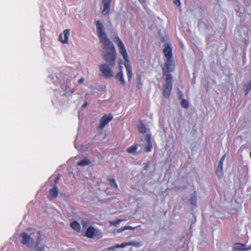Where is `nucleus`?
<instances>
[{
  "label": "nucleus",
  "instance_id": "nucleus-14",
  "mask_svg": "<svg viewBox=\"0 0 251 251\" xmlns=\"http://www.w3.org/2000/svg\"><path fill=\"white\" fill-rule=\"evenodd\" d=\"M121 71L118 73L116 75V78L118 79L122 85H125L126 83L124 77V74L122 71V67L120 66Z\"/></svg>",
  "mask_w": 251,
  "mask_h": 251
},
{
  "label": "nucleus",
  "instance_id": "nucleus-39",
  "mask_svg": "<svg viewBox=\"0 0 251 251\" xmlns=\"http://www.w3.org/2000/svg\"><path fill=\"white\" fill-rule=\"evenodd\" d=\"M120 245H119V244H117V245H115L114 246L115 249H116V248H120Z\"/></svg>",
  "mask_w": 251,
  "mask_h": 251
},
{
  "label": "nucleus",
  "instance_id": "nucleus-30",
  "mask_svg": "<svg viewBox=\"0 0 251 251\" xmlns=\"http://www.w3.org/2000/svg\"><path fill=\"white\" fill-rule=\"evenodd\" d=\"M145 140L147 141V143H151V135L150 134H147L146 135Z\"/></svg>",
  "mask_w": 251,
  "mask_h": 251
},
{
  "label": "nucleus",
  "instance_id": "nucleus-19",
  "mask_svg": "<svg viewBox=\"0 0 251 251\" xmlns=\"http://www.w3.org/2000/svg\"><path fill=\"white\" fill-rule=\"evenodd\" d=\"M90 163V161L88 159H84L78 162L77 163V165L80 166H84L89 165Z\"/></svg>",
  "mask_w": 251,
  "mask_h": 251
},
{
  "label": "nucleus",
  "instance_id": "nucleus-5",
  "mask_svg": "<svg viewBox=\"0 0 251 251\" xmlns=\"http://www.w3.org/2000/svg\"><path fill=\"white\" fill-rule=\"evenodd\" d=\"M85 236L88 238H96L100 239L102 237L103 233L100 230L96 229L93 226H90L87 228Z\"/></svg>",
  "mask_w": 251,
  "mask_h": 251
},
{
  "label": "nucleus",
  "instance_id": "nucleus-3",
  "mask_svg": "<svg viewBox=\"0 0 251 251\" xmlns=\"http://www.w3.org/2000/svg\"><path fill=\"white\" fill-rule=\"evenodd\" d=\"M163 52L166 60L165 62L164 67L162 68L163 73L172 72L174 70L172 48L169 46H167L164 49Z\"/></svg>",
  "mask_w": 251,
  "mask_h": 251
},
{
  "label": "nucleus",
  "instance_id": "nucleus-35",
  "mask_svg": "<svg viewBox=\"0 0 251 251\" xmlns=\"http://www.w3.org/2000/svg\"><path fill=\"white\" fill-rule=\"evenodd\" d=\"M84 79L83 77H81L78 80V83L79 84H82L84 82Z\"/></svg>",
  "mask_w": 251,
  "mask_h": 251
},
{
  "label": "nucleus",
  "instance_id": "nucleus-40",
  "mask_svg": "<svg viewBox=\"0 0 251 251\" xmlns=\"http://www.w3.org/2000/svg\"><path fill=\"white\" fill-rule=\"evenodd\" d=\"M250 249H251V246L250 247L247 248L246 250H247V251H248V250H250Z\"/></svg>",
  "mask_w": 251,
  "mask_h": 251
},
{
  "label": "nucleus",
  "instance_id": "nucleus-11",
  "mask_svg": "<svg viewBox=\"0 0 251 251\" xmlns=\"http://www.w3.org/2000/svg\"><path fill=\"white\" fill-rule=\"evenodd\" d=\"M64 38L62 39V34H61L59 36V40L63 44L68 43V38L70 36V30L69 29H66L63 31Z\"/></svg>",
  "mask_w": 251,
  "mask_h": 251
},
{
  "label": "nucleus",
  "instance_id": "nucleus-38",
  "mask_svg": "<svg viewBox=\"0 0 251 251\" xmlns=\"http://www.w3.org/2000/svg\"><path fill=\"white\" fill-rule=\"evenodd\" d=\"M139 1V2L141 3V4H143V3H145V2H146V0H138Z\"/></svg>",
  "mask_w": 251,
  "mask_h": 251
},
{
  "label": "nucleus",
  "instance_id": "nucleus-18",
  "mask_svg": "<svg viewBox=\"0 0 251 251\" xmlns=\"http://www.w3.org/2000/svg\"><path fill=\"white\" fill-rule=\"evenodd\" d=\"M223 164L219 162L218 166L217 168L216 173L218 176H220L222 175V172H223Z\"/></svg>",
  "mask_w": 251,
  "mask_h": 251
},
{
  "label": "nucleus",
  "instance_id": "nucleus-9",
  "mask_svg": "<svg viewBox=\"0 0 251 251\" xmlns=\"http://www.w3.org/2000/svg\"><path fill=\"white\" fill-rule=\"evenodd\" d=\"M119 49V52L122 55L124 59L125 60V63L129 62V60L128 58V56L126 52V50L125 48V45L123 44L120 45L118 46Z\"/></svg>",
  "mask_w": 251,
  "mask_h": 251
},
{
  "label": "nucleus",
  "instance_id": "nucleus-21",
  "mask_svg": "<svg viewBox=\"0 0 251 251\" xmlns=\"http://www.w3.org/2000/svg\"><path fill=\"white\" fill-rule=\"evenodd\" d=\"M180 100H181V105L182 106V107L185 108H187L189 107V104L188 100L184 99L183 98H182V99H180Z\"/></svg>",
  "mask_w": 251,
  "mask_h": 251
},
{
  "label": "nucleus",
  "instance_id": "nucleus-27",
  "mask_svg": "<svg viewBox=\"0 0 251 251\" xmlns=\"http://www.w3.org/2000/svg\"><path fill=\"white\" fill-rule=\"evenodd\" d=\"M81 225L84 228H85L89 224V222L85 220H82L81 221Z\"/></svg>",
  "mask_w": 251,
  "mask_h": 251
},
{
  "label": "nucleus",
  "instance_id": "nucleus-6",
  "mask_svg": "<svg viewBox=\"0 0 251 251\" xmlns=\"http://www.w3.org/2000/svg\"><path fill=\"white\" fill-rule=\"evenodd\" d=\"M113 119V115L111 114L104 115L100 120V124L98 126L99 130H102Z\"/></svg>",
  "mask_w": 251,
  "mask_h": 251
},
{
  "label": "nucleus",
  "instance_id": "nucleus-15",
  "mask_svg": "<svg viewBox=\"0 0 251 251\" xmlns=\"http://www.w3.org/2000/svg\"><path fill=\"white\" fill-rule=\"evenodd\" d=\"M70 226L76 232H80L81 227L80 225L78 222L76 221H73L71 223Z\"/></svg>",
  "mask_w": 251,
  "mask_h": 251
},
{
  "label": "nucleus",
  "instance_id": "nucleus-23",
  "mask_svg": "<svg viewBox=\"0 0 251 251\" xmlns=\"http://www.w3.org/2000/svg\"><path fill=\"white\" fill-rule=\"evenodd\" d=\"M127 246H136V243H134V242H129L122 243L120 245L121 248H125Z\"/></svg>",
  "mask_w": 251,
  "mask_h": 251
},
{
  "label": "nucleus",
  "instance_id": "nucleus-20",
  "mask_svg": "<svg viewBox=\"0 0 251 251\" xmlns=\"http://www.w3.org/2000/svg\"><path fill=\"white\" fill-rule=\"evenodd\" d=\"M108 180L111 186L114 187L117 189H118V185L114 178H108Z\"/></svg>",
  "mask_w": 251,
  "mask_h": 251
},
{
  "label": "nucleus",
  "instance_id": "nucleus-22",
  "mask_svg": "<svg viewBox=\"0 0 251 251\" xmlns=\"http://www.w3.org/2000/svg\"><path fill=\"white\" fill-rule=\"evenodd\" d=\"M190 202L192 205L196 206L197 203V197L195 195L191 196L190 199Z\"/></svg>",
  "mask_w": 251,
  "mask_h": 251
},
{
  "label": "nucleus",
  "instance_id": "nucleus-13",
  "mask_svg": "<svg viewBox=\"0 0 251 251\" xmlns=\"http://www.w3.org/2000/svg\"><path fill=\"white\" fill-rule=\"evenodd\" d=\"M125 66L126 70L128 80L130 81L132 75V67L129 62L125 63Z\"/></svg>",
  "mask_w": 251,
  "mask_h": 251
},
{
  "label": "nucleus",
  "instance_id": "nucleus-36",
  "mask_svg": "<svg viewBox=\"0 0 251 251\" xmlns=\"http://www.w3.org/2000/svg\"><path fill=\"white\" fill-rule=\"evenodd\" d=\"M225 157H226V154H224L222 157L221 158L219 162L220 163H224V160H225Z\"/></svg>",
  "mask_w": 251,
  "mask_h": 251
},
{
  "label": "nucleus",
  "instance_id": "nucleus-25",
  "mask_svg": "<svg viewBox=\"0 0 251 251\" xmlns=\"http://www.w3.org/2000/svg\"><path fill=\"white\" fill-rule=\"evenodd\" d=\"M139 132L141 133H145L146 132V127L144 125H141L138 128Z\"/></svg>",
  "mask_w": 251,
  "mask_h": 251
},
{
  "label": "nucleus",
  "instance_id": "nucleus-16",
  "mask_svg": "<svg viewBox=\"0 0 251 251\" xmlns=\"http://www.w3.org/2000/svg\"><path fill=\"white\" fill-rule=\"evenodd\" d=\"M141 79H142L141 75H137L136 86V87L138 89H140L142 86V83Z\"/></svg>",
  "mask_w": 251,
  "mask_h": 251
},
{
  "label": "nucleus",
  "instance_id": "nucleus-41",
  "mask_svg": "<svg viewBox=\"0 0 251 251\" xmlns=\"http://www.w3.org/2000/svg\"><path fill=\"white\" fill-rule=\"evenodd\" d=\"M87 105V103H85L83 105V106L84 107L86 105Z\"/></svg>",
  "mask_w": 251,
  "mask_h": 251
},
{
  "label": "nucleus",
  "instance_id": "nucleus-2",
  "mask_svg": "<svg viewBox=\"0 0 251 251\" xmlns=\"http://www.w3.org/2000/svg\"><path fill=\"white\" fill-rule=\"evenodd\" d=\"M20 236L22 238L21 241L22 244L27 246L30 243H34L35 239L33 237L36 239V246H38L42 240L40 232L37 230H35L34 232L30 233V235L23 232L21 233Z\"/></svg>",
  "mask_w": 251,
  "mask_h": 251
},
{
  "label": "nucleus",
  "instance_id": "nucleus-31",
  "mask_svg": "<svg viewBox=\"0 0 251 251\" xmlns=\"http://www.w3.org/2000/svg\"><path fill=\"white\" fill-rule=\"evenodd\" d=\"M59 179H60V176H56V177L55 178V179L54 180V183H53V186H56Z\"/></svg>",
  "mask_w": 251,
  "mask_h": 251
},
{
  "label": "nucleus",
  "instance_id": "nucleus-29",
  "mask_svg": "<svg viewBox=\"0 0 251 251\" xmlns=\"http://www.w3.org/2000/svg\"><path fill=\"white\" fill-rule=\"evenodd\" d=\"M177 94L178 96L179 99H182L183 98V94L182 91H181L180 90H178Z\"/></svg>",
  "mask_w": 251,
  "mask_h": 251
},
{
  "label": "nucleus",
  "instance_id": "nucleus-7",
  "mask_svg": "<svg viewBox=\"0 0 251 251\" xmlns=\"http://www.w3.org/2000/svg\"><path fill=\"white\" fill-rule=\"evenodd\" d=\"M111 1L112 0H102V3L103 5V8L102 10L103 15H106L109 13Z\"/></svg>",
  "mask_w": 251,
  "mask_h": 251
},
{
  "label": "nucleus",
  "instance_id": "nucleus-8",
  "mask_svg": "<svg viewBox=\"0 0 251 251\" xmlns=\"http://www.w3.org/2000/svg\"><path fill=\"white\" fill-rule=\"evenodd\" d=\"M119 49V52L122 55L124 59L125 60V63L129 62V60L128 58V56L126 52V50L125 48V45L123 44L120 45L118 46Z\"/></svg>",
  "mask_w": 251,
  "mask_h": 251
},
{
  "label": "nucleus",
  "instance_id": "nucleus-28",
  "mask_svg": "<svg viewBox=\"0 0 251 251\" xmlns=\"http://www.w3.org/2000/svg\"><path fill=\"white\" fill-rule=\"evenodd\" d=\"M136 227H132L131 226H125L123 227V228H121L119 230V232L120 231H123V230H125V229H135Z\"/></svg>",
  "mask_w": 251,
  "mask_h": 251
},
{
  "label": "nucleus",
  "instance_id": "nucleus-1",
  "mask_svg": "<svg viewBox=\"0 0 251 251\" xmlns=\"http://www.w3.org/2000/svg\"><path fill=\"white\" fill-rule=\"evenodd\" d=\"M96 25L100 41L103 45V49L104 50L103 59L108 63V64H101L99 68L105 77L111 78L113 75V72L111 68L114 66L116 61V49L113 44L107 38L106 34L104 31V26L101 22L99 20L96 21Z\"/></svg>",
  "mask_w": 251,
  "mask_h": 251
},
{
  "label": "nucleus",
  "instance_id": "nucleus-26",
  "mask_svg": "<svg viewBox=\"0 0 251 251\" xmlns=\"http://www.w3.org/2000/svg\"><path fill=\"white\" fill-rule=\"evenodd\" d=\"M152 146L151 143H147V145L146 146V151L147 152L151 151L152 150Z\"/></svg>",
  "mask_w": 251,
  "mask_h": 251
},
{
  "label": "nucleus",
  "instance_id": "nucleus-32",
  "mask_svg": "<svg viewBox=\"0 0 251 251\" xmlns=\"http://www.w3.org/2000/svg\"><path fill=\"white\" fill-rule=\"evenodd\" d=\"M122 221V219H118L117 221H113V225L114 226H116L117 224H119Z\"/></svg>",
  "mask_w": 251,
  "mask_h": 251
},
{
  "label": "nucleus",
  "instance_id": "nucleus-4",
  "mask_svg": "<svg viewBox=\"0 0 251 251\" xmlns=\"http://www.w3.org/2000/svg\"><path fill=\"white\" fill-rule=\"evenodd\" d=\"M171 72L163 73L166 81L165 84L163 86L162 94L164 97L169 98L173 87L172 76Z\"/></svg>",
  "mask_w": 251,
  "mask_h": 251
},
{
  "label": "nucleus",
  "instance_id": "nucleus-12",
  "mask_svg": "<svg viewBox=\"0 0 251 251\" xmlns=\"http://www.w3.org/2000/svg\"><path fill=\"white\" fill-rule=\"evenodd\" d=\"M246 245L242 243H235L233 245L232 247V251H247L246 250L247 248H245Z\"/></svg>",
  "mask_w": 251,
  "mask_h": 251
},
{
  "label": "nucleus",
  "instance_id": "nucleus-17",
  "mask_svg": "<svg viewBox=\"0 0 251 251\" xmlns=\"http://www.w3.org/2000/svg\"><path fill=\"white\" fill-rule=\"evenodd\" d=\"M138 146L136 144H134L131 147L126 149V151L129 153H134L137 150Z\"/></svg>",
  "mask_w": 251,
  "mask_h": 251
},
{
  "label": "nucleus",
  "instance_id": "nucleus-10",
  "mask_svg": "<svg viewBox=\"0 0 251 251\" xmlns=\"http://www.w3.org/2000/svg\"><path fill=\"white\" fill-rule=\"evenodd\" d=\"M59 191L57 186H53L52 188L49 190L48 199L50 200H52L57 197Z\"/></svg>",
  "mask_w": 251,
  "mask_h": 251
},
{
  "label": "nucleus",
  "instance_id": "nucleus-33",
  "mask_svg": "<svg viewBox=\"0 0 251 251\" xmlns=\"http://www.w3.org/2000/svg\"><path fill=\"white\" fill-rule=\"evenodd\" d=\"M44 249H45V246H42L39 248H37L35 251H44Z\"/></svg>",
  "mask_w": 251,
  "mask_h": 251
},
{
  "label": "nucleus",
  "instance_id": "nucleus-37",
  "mask_svg": "<svg viewBox=\"0 0 251 251\" xmlns=\"http://www.w3.org/2000/svg\"><path fill=\"white\" fill-rule=\"evenodd\" d=\"M115 250L114 246L110 247L107 248L108 251H111V250Z\"/></svg>",
  "mask_w": 251,
  "mask_h": 251
},
{
  "label": "nucleus",
  "instance_id": "nucleus-24",
  "mask_svg": "<svg viewBox=\"0 0 251 251\" xmlns=\"http://www.w3.org/2000/svg\"><path fill=\"white\" fill-rule=\"evenodd\" d=\"M114 42L116 43L117 46L123 44V42L121 40L120 38L118 36H116L113 38Z\"/></svg>",
  "mask_w": 251,
  "mask_h": 251
},
{
  "label": "nucleus",
  "instance_id": "nucleus-34",
  "mask_svg": "<svg viewBox=\"0 0 251 251\" xmlns=\"http://www.w3.org/2000/svg\"><path fill=\"white\" fill-rule=\"evenodd\" d=\"M173 2L174 4H175L177 6H180V2L179 0H173Z\"/></svg>",
  "mask_w": 251,
  "mask_h": 251
}]
</instances>
